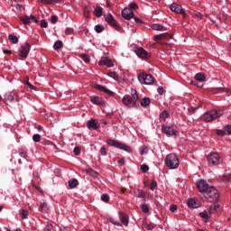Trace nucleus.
I'll return each instance as SVG.
<instances>
[{
    "mask_svg": "<svg viewBox=\"0 0 231 231\" xmlns=\"http://www.w3.org/2000/svg\"><path fill=\"white\" fill-rule=\"evenodd\" d=\"M139 98L136 89L132 88L131 95H125L122 98V103L124 106H126V107L133 108L136 106V102H138Z\"/></svg>",
    "mask_w": 231,
    "mask_h": 231,
    "instance_id": "nucleus-1",
    "label": "nucleus"
},
{
    "mask_svg": "<svg viewBox=\"0 0 231 231\" xmlns=\"http://www.w3.org/2000/svg\"><path fill=\"white\" fill-rule=\"evenodd\" d=\"M165 164L168 169H178L180 167V158L175 153H170L165 158Z\"/></svg>",
    "mask_w": 231,
    "mask_h": 231,
    "instance_id": "nucleus-2",
    "label": "nucleus"
},
{
    "mask_svg": "<svg viewBox=\"0 0 231 231\" xmlns=\"http://www.w3.org/2000/svg\"><path fill=\"white\" fill-rule=\"evenodd\" d=\"M223 110H208L203 116V120L206 123L214 122L217 120L220 116H223Z\"/></svg>",
    "mask_w": 231,
    "mask_h": 231,
    "instance_id": "nucleus-3",
    "label": "nucleus"
},
{
    "mask_svg": "<svg viewBox=\"0 0 231 231\" xmlns=\"http://www.w3.org/2000/svg\"><path fill=\"white\" fill-rule=\"evenodd\" d=\"M140 84L144 86H152L154 84V77L147 73H140L137 77Z\"/></svg>",
    "mask_w": 231,
    "mask_h": 231,
    "instance_id": "nucleus-4",
    "label": "nucleus"
},
{
    "mask_svg": "<svg viewBox=\"0 0 231 231\" xmlns=\"http://www.w3.org/2000/svg\"><path fill=\"white\" fill-rule=\"evenodd\" d=\"M106 143L111 147H116V149H121L122 151H125V152H133V149H131V146H127L118 141L108 139L106 141Z\"/></svg>",
    "mask_w": 231,
    "mask_h": 231,
    "instance_id": "nucleus-5",
    "label": "nucleus"
},
{
    "mask_svg": "<svg viewBox=\"0 0 231 231\" xmlns=\"http://www.w3.org/2000/svg\"><path fill=\"white\" fill-rule=\"evenodd\" d=\"M31 50L32 46L30 45V43L25 42L22 44L21 48L19 49L18 55L22 57V59H26Z\"/></svg>",
    "mask_w": 231,
    "mask_h": 231,
    "instance_id": "nucleus-6",
    "label": "nucleus"
},
{
    "mask_svg": "<svg viewBox=\"0 0 231 231\" xmlns=\"http://www.w3.org/2000/svg\"><path fill=\"white\" fill-rule=\"evenodd\" d=\"M104 18L106 23H107L109 26H112V28H115L116 30H118V22H116L113 14H104Z\"/></svg>",
    "mask_w": 231,
    "mask_h": 231,
    "instance_id": "nucleus-7",
    "label": "nucleus"
},
{
    "mask_svg": "<svg viewBox=\"0 0 231 231\" xmlns=\"http://www.w3.org/2000/svg\"><path fill=\"white\" fill-rule=\"evenodd\" d=\"M208 162L211 166L219 165V154L217 152H210L208 155Z\"/></svg>",
    "mask_w": 231,
    "mask_h": 231,
    "instance_id": "nucleus-8",
    "label": "nucleus"
},
{
    "mask_svg": "<svg viewBox=\"0 0 231 231\" xmlns=\"http://www.w3.org/2000/svg\"><path fill=\"white\" fill-rule=\"evenodd\" d=\"M210 185L207 183V180H199L197 181V189L200 191V192H207L208 190V189H210Z\"/></svg>",
    "mask_w": 231,
    "mask_h": 231,
    "instance_id": "nucleus-9",
    "label": "nucleus"
},
{
    "mask_svg": "<svg viewBox=\"0 0 231 231\" xmlns=\"http://www.w3.org/2000/svg\"><path fill=\"white\" fill-rule=\"evenodd\" d=\"M208 198H210L211 199H219V192H217V189L211 186L208 188V189L205 193Z\"/></svg>",
    "mask_w": 231,
    "mask_h": 231,
    "instance_id": "nucleus-10",
    "label": "nucleus"
},
{
    "mask_svg": "<svg viewBox=\"0 0 231 231\" xmlns=\"http://www.w3.org/2000/svg\"><path fill=\"white\" fill-rule=\"evenodd\" d=\"M134 53L137 55V57H139V59H149V57H151L149 52H147V51L142 47L136 48L134 50Z\"/></svg>",
    "mask_w": 231,
    "mask_h": 231,
    "instance_id": "nucleus-11",
    "label": "nucleus"
},
{
    "mask_svg": "<svg viewBox=\"0 0 231 231\" xmlns=\"http://www.w3.org/2000/svg\"><path fill=\"white\" fill-rule=\"evenodd\" d=\"M90 102L95 104V106H99L100 107H106V101L98 96H93L90 97Z\"/></svg>",
    "mask_w": 231,
    "mask_h": 231,
    "instance_id": "nucleus-12",
    "label": "nucleus"
},
{
    "mask_svg": "<svg viewBox=\"0 0 231 231\" xmlns=\"http://www.w3.org/2000/svg\"><path fill=\"white\" fill-rule=\"evenodd\" d=\"M171 12H175V14H181L182 15H187V12H185V9L181 7V5L173 3L170 6Z\"/></svg>",
    "mask_w": 231,
    "mask_h": 231,
    "instance_id": "nucleus-13",
    "label": "nucleus"
},
{
    "mask_svg": "<svg viewBox=\"0 0 231 231\" xmlns=\"http://www.w3.org/2000/svg\"><path fill=\"white\" fill-rule=\"evenodd\" d=\"M87 127L89 131H97L100 127V123L96 119H91L87 122Z\"/></svg>",
    "mask_w": 231,
    "mask_h": 231,
    "instance_id": "nucleus-14",
    "label": "nucleus"
},
{
    "mask_svg": "<svg viewBox=\"0 0 231 231\" xmlns=\"http://www.w3.org/2000/svg\"><path fill=\"white\" fill-rule=\"evenodd\" d=\"M118 216H119V219H120V223L121 225H124L125 226H129V216L122 211L118 212Z\"/></svg>",
    "mask_w": 231,
    "mask_h": 231,
    "instance_id": "nucleus-15",
    "label": "nucleus"
},
{
    "mask_svg": "<svg viewBox=\"0 0 231 231\" xmlns=\"http://www.w3.org/2000/svg\"><path fill=\"white\" fill-rule=\"evenodd\" d=\"M4 98L5 102H14V100H17V92L15 91L7 92L4 96Z\"/></svg>",
    "mask_w": 231,
    "mask_h": 231,
    "instance_id": "nucleus-16",
    "label": "nucleus"
},
{
    "mask_svg": "<svg viewBox=\"0 0 231 231\" xmlns=\"http://www.w3.org/2000/svg\"><path fill=\"white\" fill-rule=\"evenodd\" d=\"M99 66H106V68H113L115 64H113V61L106 57H102L100 60L98 61Z\"/></svg>",
    "mask_w": 231,
    "mask_h": 231,
    "instance_id": "nucleus-17",
    "label": "nucleus"
},
{
    "mask_svg": "<svg viewBox=\"0 0 231 231\" xmlns=\"http://www.w3.org/2000/svg\"><path fill=\"white\" fill-rule=\"evenodd\" d=\"M162 133L167 134V136H176V130L172 126L162 125Z\"/></svg>",
    "mask_w": 231,
    "mask_h": 231,
    "instance_id": "nucleus-18",
    "label": "nucleus"
},
{
    "mask_svg": "<svg viewBox=\"0 0 231 231\" xmlns=\"http://www.w3.org/2000/svg\"><path fill=\"white\" fill-rule=\"evenodd\" d=\"M122 17L129 21L130 19H133L134 17V13H133L131 9L125 8L122 12Z\"/></svg>",
    "mask_w": 231,
    "mask_h": 231,
    "instance_id": "nucleus-19",
    "label": "nucleus"
},
{
    "mask_svg": "<svg viewBox=\"0 0 231 231\" xmlns=\"http://www.w3.org/2000/svg\"><path fill=\"white\" fill-rule=\"evenodd\" d=\"M94 88L96 89H98V91H102L103 93H106V95H109V97H113V95H115L113 91L109 90L107 88L103 87L101 85H96L94 86Z\"/></svg>",
    "mask_w": 231,
    "mask_h": 231,
    "instance_id": "nucleus-20",
    "label": "nucleus"
},
{
    "mask_svg": "<svg viewBox=\"0 0 231 231\" xmlns=\"http://www.w3.org/2000/svg\"><path fill=\"white\" fill-rule=\"evenodd\" d=\"M170 37L171 36L167 33H161L153 36V40L155 41V42L161 43L163 39H170Z\"/></svg>",
    "mask_w": 231,
    "mask_h": 231,
    "instance_id": "nucleus-21",
    "label": "nucleus"
},
{
    "mask_svg": "<svg viewBox=\"0 0 231 231\" xmlns=\"http://www.w3.org/2000/svg\"><path fill=\"white\" fill-rule=\"evenodd\" d=\"M217 208H219V204L217 202H214L209 207V214H216V212H217Z\"/></svg>",
    "mask_w": 231,
    "mask_h": 231,
    "instance_id": "nucleus-22",
    "label": "nucleus"
},
{
    "mask_svg": "<svg viewBox=\"0 0 231 231\" xmlns=\"http://www.w3.org/2000/svg\"><path fill=\"white\" fill-rule=\"evenodd\" d=\"M199 216L200 217H202L205 223H208V220L210 219V215H208V212H207V210L200 212Z\"/></svg>",
    "mask_w": 231,
    "mask_h": 231,
    "instance_id": "nucleus-23",
    "label": "nucleus"
},
{
    "mask_svg": "<svg viewBox=\"0 0 231 231\" xmlns=\"http://www.w3.org/2000/svg\"><path fill=\"white\" fill-rule=\"evenodd\" d=\"M40 210H41V212H43V214H46V212H48V210H50V205H48V203H46V202H42L40 204Z\"/></svg>",
    "mask_w": 231,
    "mask_h": 231,
    "instance_id": "nucleus-24",
    "label": "nucleus"
},
{
    "mask_svg": "<svg viewBox=\"0 0 231 231\" xmlns=\"http://www.w3.org/2000/svg\"><path fill=\"white\" fill-rule=\"evenodd\" d=\"M152 30H155L156 32H163L165 27L162 23H153L152 25Z\"/></svg>",
    "mask_w": 231,
    "mask_h": 231,
    "instance_id": "nucleus-25",
    "label": "nucleus"
},
{
    "mask_svg": "<svg viewBox=\"0 0 231 231\" xmlns=\"http://www.w3.org/2000/svg\"><path fill=\"white\" fill-rule=\"evenodd\" d=\"M103 10L101 6H97L94 9V15H96V17H102Z\"/></svg>",
    "mask_w": 231,
    "mask_h": 231,
    "instance_id": "nucleus-26",
    "label": "nucleus"
},
{
    "mask_svg": "<svg viewBox=\"0 0 231 231\" xmlns=\"http://www.w3.org/2000/svg\"><path fill=\"white\" fill-rule=\"evenodd\" d=\"M140 104L143 107H147L151 104V99L149 97H144L140 100Z\"/></svg>",
    "mask_w": 231,
    "mask_h": 231,
    "instance_id": "nucleus-27",
    "label": "nucleus"
},
{
    "mask_svg": "<svg viewBox=\"0 0 231 231\" xmlns=\"http://www.w3.org/2000/svg\"><path fill=\"white\" fill-rule=\"evenodd\" d=\"M205 75L203 73H197L195 75V80L198 82H205Z\"/></svg>",
    "mask_w": 231,
    "mask_h": 231,
    "instance_id": "nucleus-28",
    "label": "nucleus"
},
{
    "mask_svg": "<svg viewBox=\"0 0 231 231\" xmlns=\"http://www.w3.org/2000/svg\"><path fill=\"white\" fill-rule=\"evenodd\" d=\"M189 208H198V204H196V200L194 199H189L188 200Z\"/></svg>",
    "mask_w": 231,
    "mask_h": 231,
    "instance_id": "nucleus-29",
    "label": "nucleus"
},
{
    "mask_svg": "<svg viewBox=\"0 0 231 231\" xmlns=\"http://www.w3.org/2000/svg\"><path fill=\"white\" fill-rule=\"evenodd\" d=\"M42 5H53V3H60V0H38Z\"/></svg>",
    "mask_w": 231,
    "mask_h": 231,
    "instance_id": "nucleus-30",
    "label": "nucleus"
},
{
    "mask_svg": "<svg viewBox=\"0 0 231 231\" xmlns=\"http://www.w3.org/2000/svg\"><path fill=\"white\" fill-rule=\"evenodd\" d=\"M107 221H109L110 223H112V225H116V226H122V223H120V221L115 219L112 217H109L107 218Z\"/></svg>",
    "mask_w": 231,
    "mask_h": 231,
    "instance_id": "nucleus-31",
    "label": "nucleus"
},
{
    "mask_svg": "<svg viewBox=\"0 0 231 231\" xmlns=\"http://www.w3.org/2000/svg\"><path fill=\"white\" fill-rule=\"evenodd\" d=\"M77 186H79V180L77 179H73L72 180L69 181V189H75Z\"/></svg>",
    "mask_w": 231,
    "mask_h": 231,
    "instance_id": "nucleus-32",
    "label": "nucleus"
},
{
    "mask_svg": "<svg viewBox=\"0 0 231 231\" xmlns=\"http://www.w3.org/2000/svg\"><path fill=\"white\" fill-rule=\"evenodd\" d=\"M8 39L11 41V42H13V44H17V42H19V38L14 34H9Z\"/></svg>",
    "mask_w": 231,
    "mask_h": 231,
    "instance_id": "nucleus-33",
    "label": "nucleus"
},
{
    "mask_svg": "<svg viewBox=\"0 0 231 231\" xmlns=\"http://www.w3.org/2000/svg\"><path fill=\"white\" fill-rule=\"evenodd\" d=\"M54 50H60V48H62V41L58 40L54 42L53 45Z\"/></svg>",
    "mask_w": 231,
    "mask_h": 231,
    "instance_id": "nucleus-34",
    "label": "nucleus"
},
{
    "mask_svg": "<svg viewBox=\"0 0 231 231\" xmlns=\"http://www.w3.org/2000/svg\"><path fill=\"white\" fill-rule=\"evenodd\" d=\"M160 118H161L162 120H167V118H169V112H167V110L162 111V112L160 114Z\"/></svg>",
    "mask_w": 231,
    "mask_h": 231,
    "instance_id": "nucleus-35",
    "label": "nucleus"
},
{
    "mask_svg": "<svg viewBox=\"0 0 231 231\" xmlns=\"http://www.w3.org/2000/svg\"><path fill=\"white\" fill-rule=\"evenodd\" d=\"M20 216H22V219H27L28 218V211H26V209H21Z\"/></svg>",
    "mask_w": 231,
    "mask_h": 231,
    "instance_id": "nucleus-36",
    "label": "nucleus"
},
{
    "mask_svg": "<svg viewBox=\"0 0 231 231\" xmlns=\"http://www.w3.org/2000/svg\"><path fill=\"white\" fill-rule=\"evenodd\" d=\"M95 32H97V33H102L104 32V26L97 24L95 26Z\"/></svg>",
    "mask_w": 231,
    "mask_h": 231,
    "instance_id": "nucleus-37",
    "label": "nucleus"
},
{
    "mask_svg": "<svg viewBox=\"0 0 231 231\" xmlns=\"http://www.w3.org/2000/svg\"><path fill=\"white\" fill-rule=\"evenodd\" d=\"M101 156H107V149L105 146H102L99 150Z\"/></svg>",
    "mask_w": 231,
    "mask_h": 231,
    "instance_id": "nucleus-38",
    "label": "nucleus"
},
{
    "mask_svg": "<svg viewBox=\"0 0 231 231\" xmlns=\"http://www.w3.org/2000/svg\"><path fill=\"white\" fill-rule=\"evenodd\" d=\"M80 58L82 59V60H84V62H86V64H89V56H88L87 54H81Z\"/></svg>",
    "mask_w": 231,
    "mask_h": 231,
    "instance_id": "nucleus-39",
    "label": "nucleus"
},
{
    "mask_svg": "<svg viewBox=\"0 0 231 231\" xmlns=\"http://www.w3.org/2000/svg\"><path fill=\"white\" fill-rule=\"evenodd\" d=\"M141 209L143 214H147V212H149V206H147V204H143Z\"/></svg>",
    "mask_w": 231,
    "mask_h": 231,
    "instance_id": "nucleus-40",
    "label": "nucleus"
},
{
    "mask_svg": "<svg viewBox=\"0 0 231 231\" xmlns=\"http://www.w3.org/2000/svg\"><path fill=\"white\" fill-rule=\"evenodd\" d=\"M109 196L107 194H102L101 195V200L104 201L105 203H107L109 202Z\"/></svg>",
    "mask_w": 231,
    "mask_h": 231,
    "instance_id": "nucleus-41",
    "label": "nucleus"
},
{
    "mask_svg": "<svg viewBox=\"0 0 231 231\" xmlns=\"http://www.w3.org/2000/svg\"><path fill=\"white\" fill-rule=\"evenodd\" d=\"M156 187H158V182H156V180H152V183L150 184V190L156 189Z\"/></svg>",
    "mask_w": 231,
    "mask_h": 231,
    "instance_id": "nucleus-42",
    "label": "nucleus"
},
{
    "mask_svg": "<svg viewBox=\"0 0 231 231\" xmlns=\"http://www.w3.org/2000/svg\"><path fill=\"white\" fill-rule=\"evenodd\" d=\"M32 140L33 142L37 143V142H41V134H35L32 135Z\"/></svg>",
    "mask_w": 231,
    "mask_h": 231,
    "instance_id": "nucleus-43",
    "label": "nucleus"
},
{
    "mask_svg": "<svg viewBox=\"0 0 231 231\" xmlns=\"http://www.w3.org/2000/svg\"><path fill=\"white\" fill-rule=\"evenodd\" d=\"M21 21L23 24H30V18L29 16H25V17H23L21 18Z\"/></svg>",
    "mask_w": 231,
    "mask_h": 231,
    "instance_id": "nucleus-44",
    "label": "nucleus"
},
{
    "mask_svg": "<svg viewBox=\"0 0 231 231\" xmlns=\"http://www.w3.org/2000/svg\"><path fill=\"white\" fill-rule=\"evenodd\" d=\"M19 156H21V158H26V151L20 149L18 151Z\"/></svg>",
    "mask_w": 231,
    "mask_h": 231,
    "instance_id": "nucleus-45",
    "label": "nucleus"
},
{
    "mask_svg": "<svg viewBox=\"0 0 231 231\" xmlns=\"http://www.w3.org/2000/svg\"><path fill=\"white\" fill-rule=\"evenodd\" d=\"M141 171H143V172H149V166L147 164L141 165Z\"/></svg>",
    "mask_w": 231,
    "mask_h": 231,
    "instance_id": "nucleus-46",
    "label": "nucleus"
},
{
    "mask_svg": "<svg viewBox=\"0 0 231 231\" xmlns=\"http://www.w3.org/2000/svg\"><path fill=\"white\" fill-rule=\"evenodd\" d=\"M148 151L149 150L147 149V146H143L142 149H141L140 154L142 156H143V154H147Z\"/></svg>",
    "mask_w": 231,
    "mask_h": 231,
    "instance_id": "nucleus-47",
    "label": "nucleus"
},
{
    "mask_svg": "<svg viewBox=\"0 0 231 231\" xmlns=\"http://www.w3.org/2000/svg\"><path fill=\"white\" fill-rule=\"evenodd\" d=\"M57 21H59V17H57V15H53L51 17V23L52 24H57Z\"/></svg>",
    "mask_w": 231,
    "mask_h": 231,
    "instance_id": "nucleus-48",
    "label": "nucleus"
},
{
    "mask_svg": "<svg viewBox=\"0 0 231 231\" xmlns=\"http://www.w3.org/2000/svg\"><path fill=\"white\" fill-rule=\"evenodd\" d=\"M108 77H111V79H114L115 80L118 79V75H116V72H108Z\"/></svg>",
    "mask_w": 231,
    "mask_h": 231,
    "instance_id": "nucleus-49",
    "label": "nucleus"
},
{
    "mask_svg": "<svg viewBox=\"0 0 231 231\" xmlns=\"http://www.w3.org/2000/svg\"><path fill=\"white\" fill-rule=\"evenodd\" d=\"M73 33V28L67 27L65 29V35H71Z\"/></svg>",
    "mask_w": 231,
    "mask_h": 231,
    "instance_id": "nucleus-50",
    "label": "nucleus"
},
{
    "mask_svg": "<svg viewBox=\"0 0 231 231\" xmlns=\"http://www.w3.org/2000/svg\"><path fill=\"white\" fill-rule=\"evenodd\" d=\"M217 136H225L226 134V132L225 130H217Z\"/></svg>",
    "mask_w": 231,
    "mask_h": 231,
    "instance_id": "nucleus-51",
    "label": "nucleus"
},
{
    "mask_svg": "<svg viewBox=\"0 0 231 231\" xmlns=\"http://www.w3.org/2000/svg\"><path fill=\"white\" fill-rule=\"evenodd\" d=\"M137 198H145V192L142 189H139Z\"/></svg>",
    "mask_w": 231,
    "mask_h": 231,
    "instance_id": "nucleus-52",
    "label": "nucleus"
},
{
    "mask_svg": "<svg viewBox=\"0 0 231 231\" xmlns=\"http://www.w3.org/2000/svg\"><path fill=\"white\" fill-rule=\"evenodd\" d=\"M129 7L131 8V10H136V8H138V5H136V3L133 2L129 5Z\"/></svg>",
    "mask_w": 231,
    "mask_h": 231,
    "instance_id": "nucleus-53",
    "label": "nucleus"
},
{
    "mask_svg": "<svg viewBox=\"0 0 231 231\" xmlns=\"http://www.w3.org/2000/svg\"><path fill=\"white\" fill-rule=\"evenodd\" d=\"M31 22L37 23V18H35V16L33 14H31L29 16V23H31Z\"/></svg>",
    "mask_w": 231,
    "mask_h": 231,
    "instance_id": "nucleus-54",
    "label": "nucleus"
},
{
    "mask_svg": "<svg viewBox=\"0 0 231 231\" xmlns=\"http://www.w3.org/2000/svg\"><path fill=\"white\" fill-rule=\"evenodd\" d=\"M225 131L227 133V134H231V125H226Z\"/></svg>",
    "mask_w": 231,
    "mask_h": 231,
    "instance_id": "nucleus-55",
    "label": "nucleus"
},
{
    "mask_svg": "<svg viewBox=\"0 0 231 231\" xmlns=\"http://www.w3.org/2000/svg\"><path fill=\"white\" fill-rule=\"evenodd\" d=\"M171 212H174L175 210H178V206L172 204L170 206Z\"/></svg>",
    "mask_w": 231,
    "mask_h": 231,
    "instance_id": "nucleus-56",
    "label": "nucleus"
},
{
    "mask_svg": "<svg viewBox=\"0 0 231 231\" xmlns=\"http://www.w3.org/2000/svg\"><path fill=\"white\" fill-rule=\"evenodd\" d=\"M224 181H231V173L224 176Z\"/></svg>",
    "mask_w": 231,
    "mask_h": 231,
    "instance_id": "nucleus-57",
    "label": "nucleus"
},
{
    "mask_svg": "<svg viewBox=\"0 0 231 231\" xmlns=\"http://www.w3.org/2000/svg\"><path fill=\"white\" fill-rule=\"evenodd\" d=\"M74 154H75L76 156H79V155L80 154V148L75 147V148H74Z\"/></svg>",
    "mask_w": 231,
    "mask_h": 231,
    "instance_id": "nucleus-58",
    "label": "nucleus"
},
{
    "mask_svg": "<svg viewBox=\"0 0 231 231\" xmlns=\"http://www.w3.org/2000/svg\"><path fill=\"white\" fill-rule=\"evenodd\" d=\"M41 26H42V28H48V23H46V21H44V20H42Z\"/></svg>",
    "mask_w": 231,
    "mask_h": 231,
    "instance_id": "nucleus-59",
    "label": "nucleus"
},
{
    "mask_svg": "<svg viewBox=\"0 0 231 231\" xmlns=\"http://www.w3.org/2000/svg\"><path fill=\"white\" fill-rule=\"evenodd\" d=\"M23 82L26 86L30 82V78H28V76H26L25 78H23Z\"/></svg>",
    "mask_w": 231,
    "mask_h": 231,
    "instance_id": "nucleus-60",
    "label": "nucleus"
},
{
    "mask_svg": "<svg viewBox=\"0 0 231 231\" xmlns=\"http://www.w3.org/2000/svg\"><path fill=\"white\" fill-rule=\"evenodd\" d=\"M146 226H147L148 230H152L155 226H154V224L152 223V224H147Z\"/></svg>",
    "mask_w": 231,
    "mask_h": 231,
    "instance_id": "nucleus-61",
    "label": "nucleus"
},
{
    "mask_svg": "<svg viewBox=\"0 0 231 231\" xmlns=\"http://www.w3.org/2000/svg\"><path fill=\"white\" fill-rule=\"evenodd\" d=\"M157 91H158L159 95H163V93H165V90L163 89V88H159L157 89Z\"/></svg>",
    "mask_w": 231,
    "mask_h": 231,
    "instance_id": "nucleus-62",
    "label": "nucleus"
},
{
    "mask_svg": "<svg viewBox=\"0 0 231 231\" xmlns=\"http://www.w3.org/2000/svg\"><path fill=\"white\" fill-rule=\"evenodd\" d=\"M26 86H28L29 89H35V87L32 85V83H27Z\"/></svg>",
    "mask_w": 231,
    "mask_h": 231,
    "instance_id": "nucleus-63",
    "label": "nucleus"
},
{
    "mask_svg": "<svg viewBox=\"0 0 231 231\" xmlns=\"http://www.w3.org/2000/svg\"><path fill=\"white\" fill-rule=\"evenodd\" d=\"M219 91H224L225 93H230L228 88H219Z\"/></svg>",
    "mask_w": 231,
    "mask_h": 231,
    "instance_id": "nucleus-64",
    "label": "nucleus"
}]
</instances>
